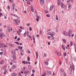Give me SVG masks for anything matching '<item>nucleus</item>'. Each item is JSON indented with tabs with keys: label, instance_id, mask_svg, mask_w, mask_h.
<instances>
[{
	"label": "nucleus",
	"instance_id": "1",
	"mask_svg": "<svg viewBox=\"0 0 76 76\" xmlns=\"http://www.w3.org/2000/svg\"><path fill=\"white\" fill-rule=\"evenodd\" d=\"M72 33V30H69L68 31V37H71V35Z\"/></svg>",
	"mask_w": 76,
	"mask_h": 76
},
{
	"label": "nucleus",
	"instance_id": "2",
	"mask_svg": "<svg viewBox=\"0 0 76 76\" xmlns=\"http://www.w3.org/2000/svg\"><path fill=\"white\" fill-rule=\"evenodd\" d=\"M62 33L65 36H69L68 33L64 31L62 32Z\"/></svg>",
	"mask_w": 76,
	"mask_h": 76
},
{
	"label": "nucleus",
	"instance_id": "3",
	"mask_svg": "<svg viewBox=\"0 0 76 76\" xmlns=\"http://www.w3.org/2000/svg\"><path fill=\"white\" fill-rule=\"evenodd\" d=\"M3 37H4V34L3 33H1L0 34V37L2 39L3 38Z\"/></svg>",
	"mask_w": 76,
	"mask_h": 76
},
{
	"label": "nucleus",
	"instance_id": "4",
	"mask_svg": "<svg viewBox=\"0 0 76 76\" xmlns=\"http://www.w3.org/2000/svg\"><path fill=\"white\" fill-rule=\"evenodd\" d=\"M54 7H55V6H54V5H53L52 6H51L50 7V11H51V10H53V9H54Z\"/></svg>",
	"mask_w": 76,
	"mask_h": 76
},
{
	"label": "nucleus",
	"instance_id": "5",
	"mask_svg": "<svg viewBox=\"0 0 76 76\" xmlns=\"http://www.w3.org/2000/svg\"><path fill=\"white\" fill-rule=\"evenodd\" d=\"M24 74L25 75H28V74H29V71H26V70H25L24 71Z\"/></svg>",
	"mask_w": 76,
	"mask_h": 76
},
{
	"label": "nucleus",
	"instance_id": "6",
	"mask_svg": "<svg viewBox=\"0 0 76 76\" xmlns=\"http://www.w3.org/2000/svg\"><path fill=\"white\" fill-rule=\"evenodd\" d=\"M61 6L62 8H64L65 7V5H64V4L63 3H61Z\"/></svg>",
	"mask_w": 76,
	"mask_h": 76
},
{
	"label": "nucleus",
	"instance_id": "7",
	"mask_svg": "<svg viewBox=\"0 0 76 76\" xmlns=\"http://www.w3.org/2000/svg\"><path fill=\"white\" fill-rule=\"evenodd\" d=\"M21 55L23 56L24 55V53L23 52V50H22L21 51Z\"/></svg>",
	"mask_w": 76,
	"mask_h": 76
},
{
	"label": "nucleus",
	"instance_id": "8",
	"mask_svg": "<svg viewBox=\"0 0 76 76\" xmlns=\"http://www.w3.org/2000/svg\"><path fill=\"white\" fill-rule=\"evenodd\" d=\"M12 58H13V60H16V56H15L13 55L12 57Z\"/></svg>",
	"mask_w": 76,
	"mask_h": 76
},
{
	"label": "nucleus",
	"instance_id": "9",
	"mask_svg": "<svg viewBox=\"0 0 76 76\" xmlns=\"http://www.w3.org/2000/svg\"><path fill=\"white\" fill-rule=\"evenodd\" d=\"M54 35H55V33L54 32H53L52 33H51L50 36L52 37H54Z\"/></svg>",
	"mask_w": 76,
	"mask_h": 76
},
{
	"label": "nucleus",
	"instance_id": "10",
	"mask_svg": "<svg viewBox=\"0 0 76 76\" xmlns=\"http://www.w3.org/2000/svg\"><path fill=\"white\" fill-rule=\"evenodd\" d=\"M12 54H13V56H15V51L14 50H13L12 51Z\"/></svg>",
	"mask_w": 76,
	"mask_h": 76
},
{
	"label": "nucleus",
	"instance_id": "11",
	"mask_svg": "<svg viewBox=\"0 0 76 76\" xmlns=\"http://www.w3.org/2000/svg\"><path fill=\"white\" fill-rule=\"evenodd\" d=\"M71 7H72V4H71V3L69 4L68 5V9H70V8Z\"/></svg>",
	"mask_w": 76,
	"mask_h": 76
},
{
	"label": "nucleus",
	"instance_id": "12",
	"mask_svg": "<svg viewBox=\"0 0 76 76\" xmlns=\"http://www.w3.org/2000/svg\"><path fill=\"white\" fill-rule=\"evenodd\" d=\"M56 54L58 56H60V54L59 53V52L58 51H57L56 52Z\"/></svg>",
	"mask_w": 76,
	"mask_h": 76
},
{
	"label": "nucleus",
	"instance_id": "13",
	"mask_svg": "<svg viewBox=\"0 0 76 76\" xmlns=\"http://www.w3.org/2000/svg\"><path fill=\"white\" fill-rule=\"evenodd\" d=\"M22 63H23V64H27V62L26 61L25 62V61H22Z\"/></svg>",
	"mask_w": 76,
	"mask_h": 76
},
{
	"label": "nucleus",
	"instance_id": "14",
	"mask_svg": "<svg viewBox=\"0 0 76 76\" xmlns=\"http://www.w3.org/2000/svg\"><path fill=\"white\" fill-rule=\"evenodd\" d=\"M47 72H45L42 75V76H45V75H47Z\"/></svg>",
	"mask_w": 76,
	"mask_h": 76
},
{
	"label": "nucleus",
	"instance_id": "15",
	"mask_svg": "<svg viewBox=\"0 0 76 76\" xmlns=\"http://www.w3.org/2000/svg\"><path fill=\"white\" fill-rule=\"evenodd\" d=\"M58 6H60V0H58Z\"/></svg>",
	"mask_w": 76,
	"mask_h": 76
},
{
	"label": "nucleus",
	"instance_id": "16",
	"mask_svg": "<svg viewBox=\"0 0 76 76\" xmlns=\"http://www.w3.org/2000/svg\"><path fill=\"white\" fill-rule=\"evenodd\" d=\"M18 48L19 49H20V50H22V48H23V47L22 46L20 47V46H19L18 47Z\"/></svg>",
	"mask_w": 76,
	"mask_h": 76
},
{
	"label": "nucleus",
	"instance_id": "17",
	"mask_svg": "<svg viewBox=\"0 0 76 76\" xmlns=\"http://www.w3.org/2000/svg\"><path fill=\"white\" fill-rule=\"evenodd\" d=\"M61 47L63 50H64V51L65 50V48L64 47V46L63 45H62Z\"/></svg>",
	"mask_w": 76,
	"mask_h": 76
},
{
	"label": "nucleus",
	"instance_id": "18",
	"mask_svg": "<svg viewBox=\"0 0 76 76\" xmlns=\"http://www.w3.org/2000/svg\"><path fill=\"white\" fill-rule=\"evenodd\" d=\"M44 63H45V64H46V65H48V61L45 62Z\"/></svg>",
	"mask_w": 76,
	"mask_h": 76
},
{
	"label": "nucleus",
	"instance_id": "19",
	"mask_svg": "<svg viewBox=\"0 0 76 76\" xmlns=\"http://www.w3.org/2000/svg\"><path fill=\"white\" fill-rule=\"evenodd\" d=\"M4 63V60H2L1 61L0 63V64H3Z\"/></svg>",
	"mask_w": 76,
	"mask_h": 76
},
{
	"label": "nucleus",
	"instance_id": "20",
	"mask_svg": "<svg viewBox=\"0 0 76 76\" xmlns=\"http://www.w3.org/2000/svg\"><path fill=\"white\" fill-rule=\"evenodd\" d=\"M16 67V65H14L12 68V69H15Z\"/></svg>",
	"mask_w": 76,
	"mask_h": 76
},
{
	"label": "nucleus",
	"instance_id": "21",
	"mask_svg": "<svg viewBox=\"0 0 76 76\" xmlns=\"http://www.w3.org/2000/svg\"><path fill=\"white\" fill-rule=\"evenodd\" d=\"M12 76H16L17 75H16V74L15 73H13L12 74Z\"/></svg>",
	"mask_w": 76,
	"mask_h": 76
},
{
	"label": "nucleus",
	"instance_id": "22",
	"mask_svg": "<svg viewBox=\"0 0 76 76\" xmlns=\"http://www.w3.org/2000/svg\"><path fill=\"white\" fill-rule=\"evenodd\" d=\"M48 73L49 75H51V72L49 71H48Z\"/></svg>",
	"mask_w": 76,
	"mask_h": 76
},
{
	"label": "nucleus",
	"instance_id": "23",
	"mask_svg": "<svg viewBox=\"0 0 76 76\" xmlns=\"http://www.w3.org/2000/svg\"><path fill=\"white\" fill-rule=\"evenodd\" d=\"M69 71L70 72H72V66H70L69 68Z\"/></svg>",
	"mask_w": 76,
	"mask_h": 76
},
{
	"label": "nucleus",
	"instance_id": "24",
	"mask_svg": "<svg viewBox=\"0 0 76 76\" xmlns=\"http://www.w3.org/2000/svg\"><path fill=\"white\" fill-rule=\"evenodd\" d=\"M31 10L32 12H34V9H33V7H32V6H31Z\"/></svg>",
	"mask_w": 76,
	"mask_h": 76
},
{
	"label": "nucleus",
	"instance_id": "25",
	"mask_svg": "<svg viewBox=\"0 0 76 76\" xmlns=\"http://www.w3.org/2000/svg\"><path fill=\"white\" fill-rule=\"evenodd\" d=\"M72 69L73 70V71H74L75 70V66H74V65H73V64H72Z\"/></svg>",
	"mask_w": 76,
	"mask_h": 76
},
{
	"label": "nucleus",
	"instance_id": "26",
	"mask_svg": "<svg viewBox=\"0 0 76 76\" xmlns=\"http://www.w3.org/2000/svg\"><path fill=\"white\" fill-rule=\"evenodd\" d=\"M40 3L41 5H43V4H44V1H43V2H40Z\"/></svg>",
	"mask_w": 76,
	"mask_h": 76
},
{
	"label": "nucleus",
	"instance_id": "27",
	"mask_svg": "<svg viewBox=\"0 0 76 76\" xmlns=\"http://www.w3.org/2000/svg\"><path fill=\"white\" fill-rule=\"evenodd\" d=\"M16 22H18V23H20V20L19 19H17L16 20Z\"/></svg>",
	"mask_w": 76,
	"mask_h": 76
},
{
	"label": "nucleus",
	"instance_id": "28",
	"mask_svg": "<svg viewBox=\"0 0 76 76\" xmlns=\"http://www.w3.org/2000/svg\"><path fill=\"white\" fill-rule=\"evenodd\" d=\"M10 15H11V16H14L15 15L12 13H10Z\"/></svg>",
	"mask_w": 76,
	"mask_h": 76
},
{
	"label": "nucleus",
	"instance_id": "29",
	"mask_svg": "<svg viewBox=\"0 0 76 76\" xmlns=\"http://www.w3.org/2000/svg\"><path fill=\"white\" fill-rule=\"evenodd\" d=\"M62 41L64 42V43H66V39H63Z\"/></svg>",
	"mask_w": 76,
	"mask_h": 76
},
{
	"label": "nucleus",
	"instance_id": "30",
	"mask_svg": "<svg viewBox=\"0 0 76 76\" xmlns=\"http://www.w3.org/2000/svg\"><path fill=\"white\" fill-rule=\"evenodd\" d=\"M28 68L29 69H30V70H31V69L32 68V67H31V65H28Z\"/></svg>",
	"mask_w": 76,
	"mask_h": 76
},
{
	"label": "nucleus",
	"instance_id": "31",
	"mask_svg": "<svg viewBox=\"0 0 76 76\" xmlns=\"http://www.w3.org/2000/svg\"><path fill=\"white\" fill-rule=\"evenodd\" d=\"M25 67H23L22 69V71L24 72L25 71Z\"/></svg>",
	"mask_w": 76,
	"mask_h": 76
},
{
	"label": "nucleus",
	"instance_id": "32",
	"mask_svg": "<svg viewBox=\"0 0 76 76\" xmlns=\"http://www.w3.org/2000/svg\"><path fill=\"white\" fill-rule=\"evenodd\" d=\"M6 72H7V69H6L4 73V75H5V73H6Z\"/></svg>",
	"mask_w": 76,
	"mask_h": 76
},
{
	"label": "nucleus",
	"instance_id": "33",
	"mask_svg": "<svg viewBox=\"0 0 76 76\" xmlns=\"http://www.w3.org/2000/svg\"><path fill=\"white\" fill-rule=\"evenodd\" d=\"M56 19L57 20H58V16H57V15H56Z\"/></svg>",
	"mask_w": 76,
	"mask_h": 76
},
{
	"label": "nucleus",
	"instance_id": "34",
	"mask_svg": "<svg viewBox=\"0 0 76 76\" xmlns=\"http://www.w3.org/2000/svg\"><path fill=\"white\" fill-rule=\"evenodd\" d=\"M14 21H15V22H16V25H19L17 23V22H16V19H14Z\"/></svg>",
	"mask_w": 76,
	"mask_h": 76
},
{
	"label": "nucleus",
	"instance_id": "35",
	"mask_svg": "<svg viewBox=\"0 0 76 76\" xmlns=\"http://www.w3.org/2000/svg\"><path fill=\"white\" fill-rule=\"evenodd\" d=\"M12 7H15V4H12Z\"/></svg>",
	"mask_w": 76,
	"mask_h": 76
},
{
	"label": "nucleus",
	"instance_id": "36",
	"mask_svg": "<svg viewBox=\"0 0 76 76\" xmlns=\"http://www.w3.org/2000/svg\"><path fill=\"white\" fill-rule=\"evenodd\" d=\"M27 60L28 61H30V58L29 57H27Z\"/></svg>",
	"mask_w": 76,
	"mask_h": 76
},
{
	"label": "nucleus",
	"instance_id": "37",
	"mask_svg": "<svg viewBox=\"0 0 76 76\" xmlns=\"http://www.w3.org/2000/svg\"><path fill=\"white\" fill-rule=\"evenodd\" d=\"M70 44H71V46H72L73 45V43L72 42H70Z\"/></svg>",
	"mask_w": 76,
	"mask_h": 76
},
{
	"label": "nucleus",
	"instance_id": "38",
	"mask_svg": "<svg viewBox=\"0 0 76 76\" xmlns=\"http://www.w3.org/2000/svg\"><path fill=\"white\" fill-rule=\"evenodd\" d=\"M58 28H57L56 29V32H58Z\"/></svg>",
	"mask_w": 76,
	"mask_h": 76
},
{
	"label": "nucleus",
	"instance_id": "39",
	"mask_svg": "<svg viewBox=\"0 0 76 76\" xmlns=\"http://www.w3.org/2000/svg\"><path fill=\"white\" fill-rule=\"evenodd\" d=\"M37 18L38 19H41V17H39V16H37Z\"/></svg>",
	"mask_w": 76,
	"mask_h": 76
},
{
	"label": "nucleus",
	"instance_id": "40",
	"mask_svg": "<svg viewBox=\"0 0 76 76\" xmlns=\"http://www.w3.org/2000/svg\"><path fill=\"white\" fill-rule=\"evenodd\" d=\"M61 72L63 73L64 72V70H63V69H61Z\"/></svg>",
	"mask_w": 76,
	"mask_h": 76
},
{
	"label": "nucleus",
	"instance_id": "41",
	"mask_svg": "<svg viewBox=\"0 0 76 76\" xmlns=\"http://www.w3.org/2000/svg\"><path fill=\"white\" fill-rule=\"evenodd\" d=\"M24 36H26V32H25L24 34H23Z\"/></svg>",
	"mask_w": 76,
	"mask_h": 76
},
{
	"label": "nucleus",
	"instance_id": "42",
	"mask_svg": "<svg viewBox=\"0 0 76 76\" xmlns=\"http://www.w3.org/2000/svg\"><path fill=\"white\" fill-rule=\"evenodd\" d=\"M51 32H49L47 34L48 35H51Z\"/></svg>",
	"mask_w": 76,
	"mask_h": 76
},
{
	"label": "nucleus",
	"instance_id": "43",
	"mask_svg": "<svg viewBox=\"0 0 76 76\" xmlns=\"http://www.w3.org/2000/svg\"><path fill=\"white\" fill-rule=\"evenodd\" d=\"M17 33L18 34V35H20V32H19V31H17Z\"/></svg>",
	"mask_w": 76,
	"mask_h": 76
},
{
	"label": "nucleus",
	"instance_id": "44",
	"mask_svg": "<svg viewBox=\"0 0 76 76\" xmlns=\"http://www.w3.org/2000/svg\"><path fill=\"white\" fill-rule=\"evenodd\" d=\"M3 15L2 13L0 12V17H1V16Z\"/></svg>",
	"mask_w": 76,
	"mask_h": 76
},
{
	"label": "nucleus",
	"instance_id": "45",
	"mask_svg": "<svg viewBox=\"0 0 76 76\" xmlns=\"http://www.w3.org/2000/svg\"><path fill=\"white\" fill-rule=\"evenodd\" d=\"M33 40L34 41L35 40V36L34 35L33 36Z\"/></svg>",
	"mask_w": 76,
	"mask_h": 76
},
{
	"label": "nucleus",
	"instance_id": "46",
	"mask_svg": "<svg viewBox=\"0 0 76 76\" xmlns=\"http://www.w3.org/2000/svg\"><path fill=\"white\" fill-rule=\"evenodd\" d=\"M45 57H47V54L45 53H44Z\"/></svg>",
	"mask_w": 76,
	"mask_h": 76
},
{
	"label": "nucleus",
	"instance_id": "47",
	"mask_svg": "<svg viewBox=\"0 0 76 76\" xmlns=\"http://www.w3.org/2000/svg\"><path fill=\"white\" fill-rule=\"evenodd\" d=\"M9 1L11 3H13V0H9Z\"/></svg>",
	"mask_w": 76,
	"mask_h": 76
},
{
	"label": "nucleus",
	"instance_id": "48",
	"mask_svg": "<svg viewBox=\"0 0 76 76\" xmlns=\"http://www.w3.org/2000/svg\"><path fill=\"white\" fill-rule=\"evenodd\" d=\"M36 56H38V53H37V52H36Z\"/></svg>",
	"mask_w": 76,
	"mask_h": 76
},
{
	"label": "nucleus",
	"instance_id": "49",
	"mask_svg": "<svg viewBox=\"0 0 76 76\" xmlns=\"http://www.w3.org/2000/svg\"><path fill=\"white\" fill-rule=\"evenodd\" d=\"M18 75L19 76H22V75H21L20 73H19Z\"/></svg>",
	"mask_w": 76,
	"mask_h": 76
},
{
	"label": "nucleus",
	"instance_id": "50",
	"mask_svg": "<svg viewBox=\"0 0 76 76\" xmlns=\"http://www.w3.org/2000/svg\"><path fill=\"white\" fill-rule=\"evenodd\" d=\"M31 25L30 23H28L27 24V26H29V25Z\"/></svg>",
	"mask_w": 76,
	"mask_h": 76
},
{
	"label": "nucleus",
	"instance_id": "51",
	"mask_svg": "<svg viewBox=\"0 0 76 76\" xmlns=\"http://www.w3.org/2000/svg\"><path fill=\"white\" fill-rule=\"evenodd\" d=\"M70 1H71V2H72V3H73V1H74L73 0H70Z\"/></svg>",
	"mask_w": 76,
	"mask_h": 76
},
{
	"label": "nucleus",
	"instance_id": "52",
	"mask_svg": "<svg viewBox=\"0 0 76 76\" xmlns=\"http://www.w3.org/2000/svg\"><path fill=\"white\" fill-rule=\"evenodd\" d=\"M29 35V31H27V36H28Z\"/></svg>",
	"mask_w": 76,
	"mask_h": 76
},
{
	"label": "nucleus",
	"instance_id": "53",
	"mask_svg": "<svg viewBox=\"0 0 76 76\" xmlns=\"http://www.w3.org/2000/svg\"><path fill=\"white\" fill-rule=\"evenodd\" d=\"M64 56H66V53H64Z\"/></svg>",
	"mask_w": 76,
	"mask_h": 76
},
{
	"label": "nucleus",
	"instance_id": "54",
	"mask_svg": "<svg viewBox=\"0 0 76 76\" xmlns=\"http://www.w3.org/2000/svg\"><path fill=\"white\" fill-rule=\"evenodd\" d=\"M64 76H66V73L64 72Z\"/></svg>",
	"mask_w": 76,
	"mask_h": 76
},
{
	"label": "nucleus",
	"instance_id": "55",
	"mask_svg": "<svg viewBox=\"0 0 76 76\" xmlns=\"http://www.w3.org/2000/svg\"><path fill=\"white\" fill-rule=\"evenodd\" d=\"M7 28L9 29V31H10V27H8Z\"/></svg>",
	"mask_w": 76,
	"mask_h": 76
},
{
	"label": "nucleus",
	"instance_id": "56",
	"mask_svg": "<svg viewBox=\"0 0 76 76\" xmlns=\"http://www.w3.org/2000/svg\"><path fill=\"white\" fill-rule=\"evenodd\" d=\"M46 16L47 17H50V15L49 14H47Z\"/></svg>",
	"mask_w": 76,
	"mask_h": 76
},
{
	"label": "nucleus",
	"instance_id": "57",
	"mask_svg": "<svg viewBox=\"0 0 76 76\" xmlns=\"http://www.w3.org/2000/svg\"><path fill=\"white\" fill-rule=\"evenodd\" d=\"M27 3H28V4H31V3H30V2H27Z\"/></svg>",
	"mask_w": 76,
	"mask_h": 76
},
{
	"label": "nucleus",
	"instance_id": "58",
	"mask_svg": "<svg viewBox=\"0 0 76 76\" xmlns=\"http://www.w3.org/2000/svg\"><path fill=\"white\" fill-rule=\"evenodd\" d=\"M23 27H22V26H20V29H23Z\"/></svg>",
	"mask_w": 76,
	"mask_h": 76
},
{
	"label": "nucleus",
	"instance_id": "59",
	"mask_svg": "<svg viewBox=\"0 0 76 76\" xmlns=\"http://www.w3.org/2000/svg\"><path fill=\"white\" fill-rule=\"evenodd\" d=\"M2 47V45L1 44H0V48H1Z\"/></svg>",
	"mask_w": 76,
	"mask_h": 76
},
{
	"label": "nucleus",
	"instance_id": "60",
	"mask_svg": "<svg viewBox=\"0 0 76 76\" xmlns=\"http://www.w3.org/2000/svg\"><path fill=\"white\" fill-rule=\"evenodd\" d=\"M51 31L50 29L48 30L47 31V32H49V31Z\"/></svg>",
	"mask_w": 76,
	"mask_h": 76
},
{
	"label": "nucleus",
	"instance_id": "61",
	"mask_svg": "<svg viewBox=\"0 0 76 76\" xmlns=\"http://www.w3.org/2000/svg\"><path fill=\"white\" fill-rule=\"evenodd\" d=\"M29 30L30 31H32V28L29 27Z\"/></svg>",
	"mask_w": 76,
	"mask_h": 76
},
{
	"label": "nucleus",
	"instance_id": "62",
	"mask_svg": "<svg viewBox=\"0 0 76 76\" xmlns=\"http://www.w3.org/2000/svg\"><path fill=\"white\" fill-rule=\"evenodd\" d=\"M19 32H22V30H21V29H19Z\"/></svg>",
	"mask_w": 76,
	"mask_h": 76
},
{
	"label": "nucleus",
	"instance_id": "63",
	"mask_svg": "<svg viewBox=\"0 0 76 76\" xmlns=\"http://www.w3.org/2000/svg\"><path fill=\"white\" fill-rule=\"evenodd\" d=\"M0 54L1 55H2L3 54V52H1L0 53Z\"/></svg>",
	"mask_w": 76,
	"mask_h": 76
},
{
	"label": "nucleus",
	"instance_id": "64",
	"mask_svg": "<svg viewBox=\"0 0 76 76\" xmlns=\"http://www.w3.org/2000/svg\"><path fill=\"white\" fill-rule=\"evenodd\" d=\"M20 38H18L17 40L18 41H19L20 40Z\"/></svg>",
	"mask_w": 76,
	"mask_h": 76
}]
</instances>
